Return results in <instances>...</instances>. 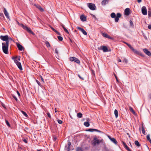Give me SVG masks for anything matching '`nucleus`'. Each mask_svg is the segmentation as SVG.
<instances>
[{"label": "nucleus", "mask_w": 151, "mask_h": 151, "mask_svg": "<svg viewBox=\"0 0 151 151\" xmlns=\"http://www.w3.org/2000/svg\"><path fill=\"white\" fill-rule=\"evenodd\" d=\"M2 49L3 52L5 54H8L9 43L7 42V43H2Z\"/></svg>", "instance_id": "obj_1"}, {"label": "nucleus", "mask_w": 151, "mask_h": 151, "mask_svg": "<svg viewBox=\"0 0 151 151\" xmlns=\"http://www.w3.org/2000/svg\"><path fill=\"white\" fill-rule=\"evenodd\" d=\"M17 24L19 26L22 27L24 29L27 30L28 32L30 33H31L33 35H34V34L33 32L27 26L24 25L23 24L20 23L17 20L16 21Z\"/></svg>", "instance_id": "obj_2"}, {"label": "nucleus", "mask_w": 151, "mask_h": 151, "mask_svg": "<svg viewBox=\"0 0 151 151\" xmlns=\"http://www.w3.org/2000/svg\"><path fill=\"white\" fill-rule=\"evenodd\" d=\"M0 39L3 41H5L6 42L5 43H7V42L8 43H9V39H11L7 35H5V36L1 35L0 36Z\"/></svg>", "instance_id": "obj_3"}, {"label": "nucleus", "mask_w": 151, "mask_h": 151, "mask_svg": "<svg viewBox=\"0 0 151 151\" xmlns=\"http://www.w3.org/2000/svg\"><path fill=\"white\" fill-rule=\"evenodd\" d=\"M125 43L132 50L135 54H139V52L138 51H137V50L134 49V48L132 47L131 45L126 42H125Z\"/></svg>", "instance_id": "obj_4"}, {"label": "nucleus", "mask_w": 151, "mask_h": 151, "mask_svg": "<svg viewBox=\"0 0 151 151\" xmlns=\"http://www.w3.org/2000/svg\"><path fill=\"white\" fill-rule=\"evenodd\" d=\"M88 7L91 10H94L96 9V7L94 4L92 3H88Z\"/></svg>", "instance_id": "obj_5"}, {"label": "nucleus", "mask_w": 151, "mask_h": 151, "mask_svg": "<svg viewBox=\"0 0 151 151\" xmlns=\"http://www.w3.org/2000/svg\"><path fill=\"white\" fill-rule=\"evenodd\" d=\"M98 50H102L104 52H106L108 51V49L106 46H101L98 48Z\"/></svg>", "instance_id": "obj_6"}, {"label": "nucleus", "mask_w": 151, "mask_h": 151, "mask_svg": "<svg viewBox=\"0 0 151 151\" xmlns=\"http://www.w3.org/2000/svg\"><path fill=\"white\" fill-rule=\"evenodd\" d=\"M100 142H101V141L100 140L97 139V138L95 137L93 139V140L92 142V144L93 145L95 146L96 145L99 144Z\"/></svg>", "instance_id": "obj_7"}, {"label": "nucleus", "mask_w": 151, "mask_h": 151, "mask_svg": "<svg viewBox=\"0 0 151 151\" xmlns=\"http://www.w3.org/2000/svg\"><path fill=\"white\" fill-rule=\"evenodd\" d=\"M70 60L71 61H74L76 63L78 64H79L80 63V61L78 59L74 57H70Z\"/></svg>", "instance_id": "obj_8"}, {"label": "nucleus", "mask_w": 151, "mask_h": 151, "mask_svg": "<svg viewBox=\"0 0 151 151\" xmlns=\"http://www.w3.org/2000/svg\"><path fill=\"white\" fill-rule=\"evenodd\" d=\"M12 59L14 60V63H16V64H17L19 62V61L20 60V57L19 56V57H13L12 58Z\"/></svg>", "instance_id": "obj_9"}, {"label": "nucleus", "mask_w": 151, "mask_h": 151, "mask_svg": "<svg viewBox=\"0 0 151 151\" xmlns=\"http://www.w3.org/2000/svg\"><path fill=\"white\" fill-rule=\"evenodd\" d=\"M142 12L143 15H146L147 14V9L145 6H143L142 8Z\"/></svg>", "instance_id": "obj_10"}, {"label": "nucleus", "mask_w": 151, "mask_h": 151, "mask_svg": "<svg viewBox=\"0 0 151 151\" xmlns=\"http://www.w3.org/2000/svg\"><path fill=\"white\" fill-rule=\"evenodd\" d=\"M101 35L104 37L107 38L112 40H113L114 39L113 37H111L109 35H108L106 33L102 32L101 33Z\"/></svg>", "instance_id": "obj_11"}, {"label": "nucleus", "mask_w": 151, "mask_h": 151, "mask_svg": "<svg viewBox=\"0 0 151 151\" xmlns=\"http://www.w3.org/2000/svg\"><path fill=\"white\" fill-rule=\"evenodd\" d=\"M4 12L5 16L6 18L9 19V20H10V17L9 15V14L6 11L5 8H4Z\"/></svg>", "instance_id": "obj_12"}, {"label": "nucleus", "mask_w": 151, "mask_h": 151, "mask_svg": "<svg viewBox=\"0 0 151 151\" xmlns=\"http://www.w3.org/2000/svg\"><path fill=\"white\" fill-rule=\"evenodd\" d=\"M77 28L81 31L84 35H87V34L86 32L83 29L79 27H77Z\"/></svg>", "instance_id": "obj_13"}, {"label": "nucleus", "mask_w": 151, "mask_h": 151, "mask_svg": "<svg viewBox=\"0 0 151 151\" xmlns=\"http://www.w3.org/2000/svg\"><path fill=\"white\" fill-rule=\"evenodd\" d=\"M130 9L129 8L126 9L124 11L125 14L127 16L128 15L130 14Z\"/></svg>", "instance_id": "obj_14"}, {"label": "nucleus", "mask_w": 151, "mask_h": 151, "mask_svg": "<svg viewBox=\"0 0 151 151\" xmlns=\"http://www.w3.org/2000/svg\"><path fill=\"white\" fill-rule=\"evenodd\" d=\"M143 51L148 56H151V53L147 49H143Z\"/></svg>", "instance_id": "obj_15"}, {"label": "nucleus", "mask_w": 151, "mask_h": 151, "mask_svg": "<svg viewBox=\"0 0 151 151\" xmlns=\"http://www.w3.org/2000/svg\"><path fill=\"white\" fill-rule=\"evenodd\" d=\"M108 137L110 140L115 144H117V142L116 139L114 138H111L110 136H109Z\"/></svg>", "instance_id": "obj_16"}, {"label": "nucleus", "mask_w": 151, "mask_h": 151, "mask_svg": "<svg viewBox=\"0 0 151 151\" xmlns=\"http://www.w3.org/2000/svg\"><path fill=\"white\" fill-rule=\"evenodd\" d=\"M17 46L19 50L22 51L23 50V47L22 45H20L19 44H17Z\"/></svg>", "instance_id": "obj_17"}, {"label": "nucleus", "mask_w": 151, "mask_h": 151, "mask_svg": "<svg viewBox=\"0 0 151 151\" xmlns=\"http://www.w3.org/2000/svg\"><path fill=\"white\" fill-rule=\"evenodd\" d=\"M71 145V143L70 142H69L68 143V145H67L65 146V149L67 151H68L70 150V146Z\"/></svg>", "instance_id": "obj_18"}, {"label": "nucleus", "mask_w": 151, "mask_h": 151, "mask_svg": "<svg viewBox=\"0 0 151 151\" xmlns=\"http://www.w3.org/2000/svg\"><path fill=\"white\" fill-rule=\"evenodd\" d=\"M35 6L41 12H43L44 11L43 9L39 5H35Z\"/></svg>", "instance_id": "obj_19"}, {"label": "nucleus", "mask_w": 151, "mask_h": 151, "mask_svg": "<svg viewBox=\"0 0 151 151\" xmlns=\"http://www.w3.org/2000/svg\"><path fill=\"white\" fill-rule=\"evenodd\" d=\"M18 68L21 70H22L23 69L21 63L19 62L16 64Z\"/></svg>", "instance_id": "obj_20"}, {"label": "nucleus", "mask_w": 151, "mask_h": 151, "mask_svg": "<svg viewBox=\"0 0 151 151\" xmlns=\"http://www.w3.org/2000/svg\"><path fill=\"white\" fill-rule=\"evenodd\" d=\"M88 131L91 132H93L94 131H96L99 132H100V131H99V130L94 129H89L88 130Z\"/></svg>", "instance_id": "obj_21"}, {"label": "nucleus", "mask_w": 151, "mask_h": 151, "mask_svg": "<svg viewBox=\"0 0 151 151\" xmlns=\"http://www.w3.org/2000/svg\"><path fill=\"white\" fill-rule=\"evenodd\" d=\"M80 19L82 21H85L86 20V17L83 15H82L80 16Z\"/></svg>", "instance_id": "obj_22"}, {"label": "nucleus", "mask_w": 151, "mask_h": 151, "mask_svg": "<svg viewBox=\"0 0 151 151\" xmlns=\"http://www.w3.org/2000/svg\"><path fill=\"white\" fill-rule=\"evenodd\" d=\"M61 26L63 28L64 30L66 33H67L68 34H69V33L67 29L65 27L64 25H63V24H62L61 25Z\"/></svg>", "instance_id": "obj_23"}, {"label": "nucleus", "mask_w": 151, "mask_h": 151, "mask_svg": "<svg viewBox=\"0 0 151 151\" xmlns=\"http://www.w3.org/2000/svg\"><path fill=\"white\" fill-rule=\"evenodd\" d=\"M109 0H103L101 2V4L102 5H105L107 3H108Z\"/></svg>", "instance_id": "obj_24"}, {"label": "nucleus", "mask_w": 151, "mask_h": 151, "mask_svg": "<svg viewBox=\"0 0 151 151\" xmlns=\"http://www.w3.org/2000/svg\"><path fill=\"white\" fill-rule=\"evenodd\" d=\"M114 114L116 118H117L118 116V111L116 109H115V110H114Z\"/></svg>", "instance_id": "obj_25"}, {"label": "nucleus", "mask_w": 151, "mask_h": 151, "mask_svg": "<svg viewBox=\"0 0 151 151\" xmlns=\"http://www.w3.org/2000/svg\"><path fill=\"white\" fill-rule=\"evenodd\" d=\"M51 28V29H52V30L54 32H55L58 35H60V33L58 31H57L54 28L52 27Z\"/></svg>", "instance_id": "obj_26"}, {"label": "nucleus", "mask_w": 151, "mask_h": 151, "mask_svg": "<svg viewBox=\"0 0 151 151\" xmlns=\"http://www.w3.org/2000/svg\"><path fill=\"white\" fill-rule=\"evenodd\" d=\"M84 124L85 126L86 127H88L90 125L89 122H85L84 123Z\"/></svg>", "instance_id": "obj_27"}, {"label": "nucleus", "mask_w": 151, "mask_h": 151, "mask_svg": "<svg viewBox=\"0 0 151 151\" xmlns=\"http://www.w3.org/2000/svg\"><path fill=\"white\" fill-rule=\"evenodd\" d=\"M82 115L81 113L79 112L77 114V116L78 118H81L82 116Z\"/></svg>", "instance_id": "obj_28"}, {"label": "nucleus", "mask_w": 151, "mask_h": 151, "mask_svg": "<svg viewBox=\"0 0 151 151\" xmlns=\"http://www.w3.org/2000/svg\"><path fill=\"white\" fill-rule=\"evenodd\" d=\"M142 133L144 135H145L146 133H145V129H144V127L143 126H142Z\"/></svg>", "instance_id": "obj_29"}, {"label": "nucleus", "mask_w": 151, "mask_h": 151, "mask_svg": "<svg viewBox=\"0 0 151 151\" xmlns=\"http://www.w3.org/2000/svg\"><path fill=\"white\" fill-rule=\"evenodd\" d=\"M46 44V46L47 47H50V45L49 42L47 41H46L45 43Z\"/></svg>", "instance_id": "obj_30"}, {"label": "nucleus", "mask_w": 151, "mask_h": 151, "mask_svg": "<svg viewBox=\"0 0 151 151\" xmlns=\"http://www.w3.org/2000/svg\"><path fill=\"white\" fill-rule=\"evenodd\" d=\"M134 143L135 144V145L137 146L138 147H139L140 145L139 143V142H138V141L137 140V141H136L135 142H134Z\"/></svg>", "instance_id": "obj_31"}, {"label": "nucleus", "mask_w": 151, "mask_h": 151, "mask_svg": "<svg viewBox=\"0 0 151 151\" xmlns=\"http://www.w3.org/2000/svg\"><path fill=\"white\" fill-rule=\"evenodd\" d=\"M111 17L112 18H114L116 17V14L114 13H112L111 14Z\"/></svg>", "instance_id": "obj_32"}, {"label": "nucleus", "mask_w": 151, "mask_h": 151, "mask_svg": "<svg viewBox=\"0 0 151 151\" xmlns=\"http://www.w3.org/2000/svg\"><path fill=\"white\" fill-rule=\"evenodd\" d=\"M129 24L130 26L132 27H134V24L133 23V22L132 20H130L129 21Z\"/></svg>", "instance_id": "obj_33"}, {"label": "nucleus", "mask_w": 151, "mask_h": 151, "mask_svg": "<svg viewBox=\"0 0 151 151\" xmlns=\"http://www.w3.org/2000/svg\"><path fill=\"white\" fill-rule=\"evenodd\" d=\"M21 112L26 117H28V116L25 112L23 111H22Z\"/></svg>", "instance_id": "obj_34"}, {"label": "nucleus", "mask_w": 151, "mask_h": 151, "mask_svg": "<svg viewBox=\"0 0 151 151\" xmlns=\"http://www.w3.org/2000/svg\"><path fill=\"white\" fill-rule=\"evenodd\" d=\"M150 134H148L147 135V139L148 140L149 142H150V141H151V140L150 138Z\"/></svg>", "instance_id": "obj_35"}, {"label": "nucleus", "mask_w": 151, "mask_h": 151, "mask_svg": "<svg viewBox=\"0 0 151 151\" xmlns=\"http://www.w3.org/2000/svg\"><path fill=\"white\" fill-rule=\"evenodd\" d=\"M58 38L59 40L60 41H62L63 40V37L60 36H58Z\"/></svg>", "instance_id": "obj_36"}, {"label": "nucleus", "mask_w": 151, "mask_h": 151, "mask_svg": "<svg viewBox=\"0 0 151 151\" xmlns=\"http://www.w3.org/2000/svg\"><path fill=\"white\" fill-rule=\"evenodd\" d=\"M121 14L120 13H117L116 14V17L120 18L121 17Z\"/></svg>", "instance_id": "obj_37"}, {"label": "nucleus", "mask_w": 151, "mask_h": 151, "mask_svg": "<svg viewBox=\"0 0 151 151\" xmlns=\"http://www.w3.org/2000/svg\"><path fill=\"white\" fill-rule=\"evenodd\" d=\"M129 110L133 113L134 114L135 113L132 107H130L129 108Z\"/></svg>", "instance_id": "obj_38"}, {"label": "nucleus", "mask_w": 151, "mask_h": 151, "mask_svg": "<svg viewBox=\"0 0 151 151\" xmlns=\"http://www.w3.org/2000/svg\"><path fill=\"white\" fill-rule=\"evenodd\" d=\"M76 150L77 151H83L82 149L80 147H78Z\"/></svg>", "instance_id": "obj_39"}, {"label": "nucleus", "mask_w": 151, "mask_h": 151, "mask_svg": "<svg viewBox=\"0 0 151 151\" xmlns=\"http://www.w3.org/2000/svg\"><path fill=\"white\" fill-rule=\"evenodd\" d=\"M119 20V18L116 17L115 19V21L116 22H117Z\"/></svg>", "instance_id": "obj_40"}, {"label": "nucleus", "mask_w": 151, "mask_h": 151, "mask_svg": "<svg viewBox=\"0 0 151 151\" xmlns=\"http://www.w3.org/2000/svg\"><path fill=\"white\" fill-rule=\"evenodd\" d=\"M6 123L7 125L8 126L10 127V124L9 123L8 121L7 120H6Z\"/></svg>", "instance_id": "obj_41"}, {"label": "nucleus", "mask_w": 151, "mask_h": 151, "mask_svg": "<svg viewBox=\"0 0 151 151\" xmlns=\"http://www.w3.org/2000/svg\"><path fill=\"white\" fill-rule=\"evenodd\" d=\"M58 123H59V124H62L63 122L61 120L59 119H58Z\"/></svg>", "instance_id": "obj_42"}, {"label": "nucleus", "mask_w": 151, "mask_h": 151, "mask_svg": "<svg viewBox=\"0 0 151 151\" xmlns=\"http://www.w3.org/2000/svg\"><path fill=\"white\" fill-rule=\"evenodd\" d=\"M36 81L37 83L38 84V85L40 86H41V83H40L37 80H36Z\"/></svg>", "instance_id": "obj_43"}, {"label": "nucleus", "mask_w": 151, "mask_h": 151, "mask_svg": "<svg viewBox=\"0 0 151 151\" xmlns=\"http://www.w3.org/2000/svg\"><path fill=\"white\" fill-rule=\"evenodd\" d=\"M126 148V149L128 151H131L130 150V149L128 147V146H127L125 148Z\"/></svg>", "instance_id": "obj_44"}, {"label": "nucleus", "mask_w": 151, "mask_h": 151, "mask_svg": "<svg viewBox=\"0 0 151 151\" xmlns=\"http://www.w3.org/2000/svg\"><path fill=\"white\" fill-rule=\"evenodd\" d=\"M123 144L125 148L127 146V145L124 142H123Z\"/></svg>", "instance_id": "obj_45"}, {"label": "nucleus", "mask_w": 151, "mask_h": 151, "mask_svg": "<svg viewBox=\"0 0 151 151\" xmlns=\"http://www.w3.org/2000/svg\"><path fill=\"white\" fill-rule=\"evenodd\" d=\"M47 114L48 116V117L50 118H51V116L50 115V114L49 113V112H48L47 113Z\"/></svg>", "instance_id": "obj_46"}, {"label": "nucleus", "mask_w": 151, "mask_h": 151, "mask_svg": "<svg viewBox=\"0 0 151 151\" xmlns=\"http://www.w3.org/2000/svg\"><path fill=\"white\" fill-rule=\"evenodd\" d=\"M148 15L150 17L151 16V12L149 11H148Z\"/></svg>", "instance_id": "obj_47"}, {"label": "nucleus", "mask_w": 151, "mask_h": 151, "mask_svg": "<svg viewBox=\"0 0 151 151\" xmlns=\"http://www.w3.org/2000/svg\"><path fill=\"white\" fill-rule=\"evenodd\" d=\"M114 76H115V78H116V81L117 82H118L119 81H118V78H117V77L115 75V74H114Z\"/></svg>", "instance_id": "obj_48"}, {"label": "nucleus", "mask_w": 151, "mask_h": 151, "mask_svg": "<svg viewBox=\"0 0 151 151\" xmlns=\"http://www.w3.org/2000/svg\"><path fill=\"white\" fill-rule=\"evenodd\" d=\"M23 141L25 143H27V140L25 139H23Z\"/></svg>", "instance_id": "obj_49"}, {"label": "nucleus", "mask_w": 151, "mask_h": 151, "mask_svg": "<svg viewBox=\"0 0 151 151\" xmlns=\"http://www.w3.org/2000/svg\"><path fill=\"white\" fill-rule=\"evenodd\" d=\"M127 60L126 59H124V62H125V63H127Z\"/></svg>", "instance_id": "obj_50"}, {"label": "nucleus", "mask_w": 151, "mask_h": 151, "mask_svg": "<svg viewBox=\"0 0 151 151\" xmlns=\"http://www.w3.org/2000/svg\"><path fill=\"white\" fill-rule=\"evenodd\" d=\"M13 96V98L15 99V100L16 101H17V98L15 96Z\"/></svg>", "instance_id": "obj_51"}, {"label": "nucleus", "mask_w": 151, "mask_h": 151, "mask_svg": "<svg viewBox=\"0 0 151 151\" xmlns=\"http://www.w3.org/2000/svg\"><path fill=\"white\" fill-rule=\"evenodd\" d=\"M148 28L149 29H151V25H149L148 26Z\"/></svg>", "instance_id": "obj_52"}, {"label": "nucleus", "mask_w": 151, "mask_h": 151, "mask_svg": "<svg viewBox=\"0 0 151 151\" xmlns=\"http://www.w3.org/2000/svg\"><path fill=\"white\" fill-rule=\"evenodd\" d=\"M78 76L79 77V78H80L82 80H84V78H81V76H80V75H78Z\"/></svg>", "instance_id": "obj_53"}, {"label": "nucleus", "mask_w": 151, "mask_h": 151, "mask_svg": "<svg viewBox=\"0 0 151 151\" xmlns=\"http://www.w3.org/2000/svg\"><path fill=\"white\" fill-rule=\"evenodd\" d=\"M55 53L56 54H58V50H57L55 49Z\"/></svg>", "instance_id": "obj_54"}, {"label": "nucleus", "mask_w": 151, "mask_h": 151, "mask_svg": "<svg viewBox=\"0 0 151 151\" xmlns=\"http://www.w3.org/2000/svg\"><path fill=\"white\" fill-rule=\"evenodd\" d=\"M17 93L18 95V96H20V94L19 93V92L18 91H17Z\"/></svg>", "instance_id": "obj_55"}, {"label": "nucleus", "mask_w": 151, "mask_h": 151, "mask_svg": "<svg viewBox=\"0 0 151 151\" xmlns=\"http://www.w3.org/2000/svg\"><path fill=\"white\" fill-rule=\"evenodd\" d=\"M41 79L42 81L43 82H44V79H43L42 78V76H41Z\"/></svg>", "instance_id": "obj_56"}, {"label": "nucleus", "mask_w": 151, "mask_h": 151, "mask_svg": "<svg viewBox=\"0 0 151 151\" xmlns=\"http://www.w3.org/2000/svg\"><path fill=\"white\" fill-rule=\"evenodd\" d=\"M137 1L138 3H140L141 2V0H137Z\"/></svg>", "instance_id": "obj_57"}, {"label": "nucleus", "mask_w": 151, "mask_h": 151, "mask_svg": "<svg viewBox=\"0 0 151 151\" xmlns=\"http://www.w3.org/2000/svg\"><path fill=\"white\" fill-rule=\"evenodd\" d=\"M118 62H121V60L120 59H119L118 60Z\"/></svg>", "instance_id": "obj_58"}, {"label": "nucleus", "mask_w": 151, "mask_h": 151, "mask_svg": "<svg viewBox=\"0 0 151 151\" xmlns=\"http://www.w3.org/2000/svg\"><path fill=\"white\" fill-rule=\"evenodd\" d=\"M55 112H57V109L56 108L55 109Z\"/></svg>", "instance_id": "obj_59"}, {"label": "nucleus", "mask_w": 151, "mask_h": 151, "mask_svg": "<svg viewBox=\"0 0 151 151\" xmlns=\"http://www.w3.org/2000/svg\"><path fill=\"white\" fill-rule=\"evenodd\" d=\"M0 15L1 16H2L3 15V14L2 13H1L0 14Z\"/></svg>", "instance_id": "obj_60"}, {"label": "nucleus", "mask_w": 151, "mask_h": 151, "mask_svg": "<svg viewBox=\"0 0 151 151\" xmlns=\"http://www.w3.org/2000/svg\"><path fill=\"white\" fill-rule=\"evenodd\" d=\"M93 17H94L95 19L96 18V17L95 15H93Z\"/></svg>", "instance_id": "obj_61"}, {"label": "nucleus", "mask_w": 151, "mask_h": 151, "mask_svg": "<svg viewBox=\"0 0 151 151\" xmlns=\"http://www.w3.org/2000/svg\"><path fill=\"white\" fill-rule=\"evenodd\" d=\"M37 151H41V150H37Z\"/></svg>", "instance_id": "obj_62"}, {"label": "nucleus", "mask_w": 151, "mask_h": 151, "mask_svg": "<svg viewBox=\"0 0 151 151\" xmlns=\"http://www.w3.org/2000/svg\"><path fill=\"white\" fill-rule=\"evenodd\" d=\"M70 41H71V42H72V41H71V39H70Z\"/></svg>", "instance_id": "obj_63"}, {"label": "nucleus", "mask_w": 151, "mask_h": 151, "mask_svg": "<svg viewBox=\"0 0 151 151\" xmlns=\"http://www.w3.org/2000/svg\"><path fill=\"white\" fill-rule=\"evenodd\" d=\"M150 144H151V141H150Z\"/></svg>", "instance_id": "obj_64"}]
</instances>
